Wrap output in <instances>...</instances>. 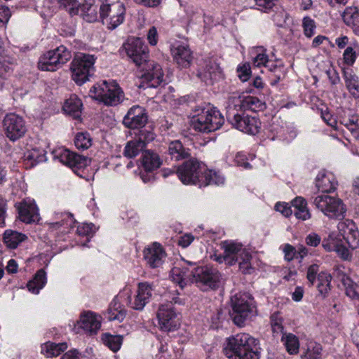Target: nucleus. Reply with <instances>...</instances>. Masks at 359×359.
Instances as JSON below:
<instances>
[{
	"label": "nucleus",
	"mask_w": 359,
	"mask_h": 359,
	"mask_svg": "<svg viewBox=\"0 0 359 359\" xmlns=\"http://www.w3.org/2000/svg\"><path fill=\"white\" fill-rule=\"evenodd\" d=\"M292 206L295 217L303 221L311 218V213L307 208L306 201L301 197L297 196L292 201Z\"/></svg>",
	"instance_id": "31"
},
{
	"label": "nucleus",
	"mask_w": 359,
	"mask_h": 359,
	"mask_svg": "<svg viewBox=\"0 0 359 359\" xmlns=\"http://www.w3.org/2000/svg\"><path fill=\"white\" fill-rule=\"evenodd\" d=\"M103 344L113 352L118 351L123 342V337L121 335H112L109 333H104L102 336Z\"/></svg>",
	"instance_id": "40"
},
{
	"label": "nucleus",
	"mask_w": 359,
	"mask_h": 359,
	"mask_svg": "<svg viewBox=\"0 0 359 359\" xmlns=\"http://www.w3.org/2000/svg\"><path fill=\"white\" fill-rule=\"evenodd\" d=\"M67 348V343L55 344L48 341L41 346V353L46 357H56Z\"/></svg>",
	"instance_id": "37"
},
{
	"label": "nucleus",
	"mask_w": 359,
	"mask_h": 359,
	"mask_svg": "<svg viewBox=\"0 0 359 359\" xmlns=\"http://www.w3.org/2000/svg\"><path fill=\"white\" fill-rule=\"evenodd\" d=\"M123 48L128 57L137 66L148 61L149 49L144 42L140 38H130L123 44Z\"/></svg>",
	"instance_id": "14"
},
{
	"label": "nucleus",
	"mask_w": 359,
	"mask_h": 359,
	"mask_svg": "<svg viewBox=\"0 0 359 359\" xmlns=\"http://www.w3.org/2000/svg\"><path fill=\"white\" fill-rule=\"evenodd\" d=\"M153 292L152 284L148 282L140 283L132 307L135 310H142L146 304L150 302Z\"/></svg>",
	"instance_id": "24"
},
{
	"label": "nucleus",
	"mask_w": 359,
	"mask_h": 359,
	"mask_svg": "<svg viewBox=\"0 0 359 359\" xmlns=\"http://www.w3.org/2000/svg\"><path fill=\"white\" fill-rule=\"evenodd\" d=\"M205 168L197 159L190 158L177 170V175L184 184H198L202 182Z\"/></svg>",
	"instance_id": "9"
},
{
	"label": "nucleus",
	"mask_w": 359,
	"mask_h": 359,
	"mask_svg": "<svg viewBox=\"0 0 359 359\" xmlns=\"http://www.w3.org/2000/svg\"><path fill=\"white\" fill-rule=\"evenodd\" d=\"M196 76L207 85H212L222 78V72L217 64L209 61L204 67L198 70Z\"/></svg>",
	"instance_id": "22"
},
{
	"label": "nucleus",
	"mask_w": 359,
	"mask_h": 359,
	"mask_svg": "<svg viewBox=\"0 0 359 359\" xmlns=\"http://www.w3.org/2000/svg\"><path fill=\"white\" fill-rule=\"evenodd\" d=\"M171 280L177 283L181 289L194 282V269L190 270L187 266L183 265L175 266L170 271Z\"/></svg>",
	"instance_id": "21"
},
{
	"label": "nucleus",
	"mask_w": 359,
	"mask_h": 359,
	"mask_svg": "<svg viewBox=\"0 0 359 359\" xmlns=\"http://www.w3.org/2000/svg\"><path fill=\"white\" fill-rule=\"evenodd\" d=\"M172 55L175 62L181 68H187L190 66L193 55L189 46L180 44L172 48Z\"/></svg>",
	"instance_id": "25"
},
{
	"label": "nucleus",
	"mask_w": 359,
	"mask_h": 359,
	"mask_svg": "<svg viewBox=\"0 0 359 359\" xmlns=\"http://www.w3.org/2000/svg\"><path fill=\"white\" fill-rule=\"evenodd\" d=\"M142 82L149 88H156L163 81V72L161 65L153 60H148L142 65Z\"/></svg>",
	"instance_id": "17"
},
{
	"label": "nucleus",
	"mask_w": 359,
	"mask_h": 359,
	"mask_svg": "<svg viewBox=\"0 0 359 359\" xmlns=\"http://www.w3.org/2000/svg\"><path fill=\"white\" fill-rule=\"evenodd\" d=\"M251 259L252 255L248 251L236 262L238 264L239 270L243 274H251L254 272L255 268L252 266Z\"/></svg>",
	"instance_id": "44"
},
{
	"label": "nucleus",
	"mask_w": 359,
	"mask_h": 359,
	"mask_svg": "<svg viewBox=\"0 0 359 359\" xmlns=\"http://www.w3.org/2000/svg\"><path fill=\"white\" fill-rule=\"evenodd\" d=\"M313 204L330 219L344 218L346 212L345 205L340 198L325 194L313 197Z\"/></svg>",
	"instance_id": "6"
},
{
	"label": "nucleus",
	"mask_w": 359,
	"mask_h": 359,
	"mask_svg": "<svg viewBox=\"0 0 359 359\" xmlns=\"http://www.w3.org/2000/svg\"><path fill=\"white\" fill-rule=\"evenodd\" d=\"M344 243L346 244L348 248L355 249L359 246V232L357 229H354L353 232L346 235L341 238Z\"/></svg>",
	"instance_id": "50"
},
{
	"label": "nucleus",
	"mask_w": 359,
	"mask_h": 359,
	"mask_svg": "<svg viewBox=\"0 0 359 359\" xmlns=\"http://www.w3.org/2000/svg\"><path fill=\"white\" fill-rule=\"evenodd\" d=\"M19 218L23 222L30 224L39 220V210L33 200L27 199L17 205Z\"/></svg>",
	"instance_id": "20"
},
{
	"label": "nucleus",
	"mask_w": 359,
	"mask_h": 359,
	"mask_svg": "<svg viewBox=\"0 0 359 359\" xmlns=\"http://www.w3.org/2000/svg\"><path fill=\"white\" fill-rule=\"evenodd\" d=\"M238 76L243 81H248L251 74V70L249 64H244L239 66L237 69Z\"/></svg>",
	"instance_id": "58"
},
{
	"label": "nucleus",
	"mask_w": 359,
	"mask_h": 359,
	"mask_svg": "<svg viewBox=\"0 0 359 359\" xmlns=\"http://www.w3.org/2000/svg\"><path fill=\"white\" fill-rule=\"evenodd\" d=\"M243 98H242L240 95L238 94H233L232 95H230L228 99V107L229 110L227 111V116L229 115V112H235L234 111L236 110L237 107H239L240 109H243Z\"/></svg>",
	"instance_id": "52"
},
{
	"label": "nucleus",
	"mask_w": 359,
	"mask_h": 359,
	"mask_svg": "<svg viewBox=\"0 0 359 359\" xmlns=\"http://www.w3.org/2000/svg\"><path fill=\"white\" fill-rule=\"evenodd\" d=\"M3 128L6 137L13 142L23 137L27 131L24 119L15 114H9L4 117Z\"/></svg>",
	"instance_id": "16"
},
{
	"label": "nucleus",
	"mask_w": 359,
	"mask_h": 359,
	"mask_svg": "<svg viewBox=\"0 0 359 359\" xmlns=\"http://www.w3.org/2000/svg\"><path fill=\"white\" fill-rule=\"evenodd\" d=\"M355 58L356 55L353 48L350 46L347 47L344 53V62L348 65H352L355 62Z\"/></svg>",
	"instance_id": "64"
},
{
	"label": "nucleus",
	"mask_w": 359,
	"mask_h": 359,
	"mask_svg": "<svg viewBox=\"0 0 359 359\" xmlns=\"http://www.w3.org/2000/svg\"><path fill=\"white\" fill-rule=\"evenodd\" d=\"M344 78L347 89L355 98H359L358 77L353 73L351 69L344 70Z\"/></svg>",
	"instance_id": "35"
},
{
	"label": "nucleus",
	"mask_w": 359,
	"mask_h": 359,
	"mask_svg": "<svg viewBox=\"0 0 359 359\" xmlns=\"http://www.w3.org/2000/svg\"><path fill=\"white\" fill-rule=\"evenodd\" d=\"M84 20L88 22H93L97 19V6L89 4L83 3L79 4L78 7V13Z\"/></svg>",
	"instance_id": "36"
},
{
	"label": "nucleus",
	"mask_w": 359,
	"mask_h": 359,
	"mask_svg": "<svg viewBox=\"0 0 359 359\" xmlns=\"http://www.w3.org/2000/svg\"><path fill=\"white\" fill-rule=\"evenodd\" d=\"M90 96L107 106H116L124 98L123 92L115 81H102L90 90Z\"/></svg>",
	"instance_id": "3"
},
{
	"label": "nucleus",
	"mask_w": 359,
	"mask_h": 359,
	"mask_svg": "<svg viewBox=\"0 0 359 359\" xmlns=\"http://www.w3.org/2000/svg\"><path fill=\"white\" fill-rule=\"evenodd\" d=\"M53 158L72 168L75 172L76 170L83 169L90 163V158L87 156L72 152L62 147L53 151Z\"/></svg>",
	"instance_id": "15"
},
{
	"label": "nucleus",
	"mask_w": 359,
	"mask_h": 359,
	"mask_svg": "<svg viewBox=\"0 0 359 359\" xmlns=\"http://www.w3.org/2000/svg\"><path fill=\"white\" fill-rule=\"evenodd\" d=\"M281 340L290 354H296L299 351V343L298 338L292 333L283 334Z\"/></svg>",
	"instance_id": "41"
},
{
	"label": "nucleus",
	"mask_w": 359,
	"mask_h": 359,
	"mask_svg": "<svg viewBox=\"0 0 359 359\" xmlns=\"http://www.w3.org/2000/svg\"><path fill=\"white\" fill-rule=\"evenodd\" d=\"M11 16V12L8 7L0 6V27L6 25Z\"/></svg>",
	"instance_id": "61"
},
{
	"label": "nucleus",
	"mask_w": 359,
	"mask_h": 359,
	"mask_svg": "<svg viewBox=\"0 0 359 359\" xmlns=\"http://www.w3.org/2000/svg\"><path fill=\"white\" fill-rule=\"evenodd\" d=\"M256 53L257 55L253 59V65L257 67L266 65L269 63V58L268 55L264 53L263 48L257 47Z\"/></svg>",
	"instance_id": "53"
},
{
	"label": "nucleus",
	"mask_w": 359,
	"mask_h": 359,
	"mask_svg": "<svg viewBox=\"0 0 359 359\" xmlns=\"http://www.w3.org/2000/svg\"><path fill=\"white\" fill-rule=\"evenodd\" d=\"M224 250L222 259L229 265H233L248 250L243 247L241 243L233 241H224L222 244Z\"/></svg>",
	"instance_id": "19"
},
{
	"label": "nucleus",
	"mask_w": 359,
	"mask_h": 359,
	"mask_svg": "<svg viewBox=\"0 0 359 359\" xmlns=\"http://www.w3.org/2000/svg\"><path fill=\"white\" fill-rule=\"evenodd\" d=\"M335 246L334 251L337 255L344 260H347L351 257V255L348 249L346 247V244L344 243L341 238H338L337 241L334 242Z\"/></svg>",
	"instance_id": "51"
},
{
	"label": "nucleus",
	"mask_w": 359,
	"mask_h": 359,
	"mask_svg": "<svg viewBox=\"0 0 359 359\" xmlns=\"http://www.w3.org/2000/svg\"><path fill=\"white\" fill-rule=\"evenodd\" d=\"M46 283V272L43 269L39 270L33 280L27 283L28 290L34 294H38Z\"/></svg>",
	"instance_id": "38"
},
{
	"label": "nucleus",
	"mask_w": 359,
	"mask_h": 359,
	"mask_svg": "<svg viewBox=\"0 0 359 359\" xmlns=\"http://www.w3.org/2000/svg\"><path fill=\"white\" fill-rule=\"evenodd\" d=\"M144 257L151 268H157L162 265L165 252L158 243H154L144 250Z\"/></svg>",
	"instance_id": "23"
},
{
	"label": "nucleus",
	"mask_w": 359,
	"mask_h": 359,
	"mask_svg": "<svg viewBox=\"0 0 359 359\" xmlns=\"http://www.w3.org/2000/svg\"><path fill=\"white\" fill-rule=\"evenodd\" d=\"M194 240V236L191 233H185L180 236L177 241L178 245L182 248H187Z\"/></svg>",
	"instance_id": "62"
},
{
	"label": "nucleus",
	"mask_w": 359,
	"mask_h": 359,
	"mask_svg": "<svg viewBox=\"0 0 359 359\" xmlns=\"http://www.w3.org/2000/svg\"><path fill=\"white\" fill-rule=\"evenodd\" d=\"M160 156L152 150H144L142 155V165L147 172H153L162 164Z\"/></svg>",
	"instance_id": "28"
},
{
	"label": "nucleus",
	"mask_w": 359,
	"mask_h": 359,
	"mask_svg": "<svg viewBox=\"0 0 359 359\" xmlns=\"http://www.w3.org/2000/svg\"><path fill=\"white\" fill-rule=\"evenodd\" d=\"M154 138L155 134L152 128L139 130L135 137L126 144L124 156L129 158L137 156L141 151H144L147 144L152 142Z\"/></svg>",
	"instance_id": "12"
},
{
	"label": "nucleus",
	"mask_w": 359,
	"mask_h": 359,
	"mask_svg": "<svg viewBox=\"0 0 359 359\" xmlns=\"http://www.w3.org/2000/svg\"><path fill=\"white\" fill-rule=\"evenodd\" d=\"M357 227L355 223L351 219H346L339 222L337 229L339 233H337L338 238H343L346 235L353 232Z\"/></svg>",
	"instance_id": "47"
},
{
	"label": "nucleus",
	"mask_w": 359,
	"mask_h": 359,
	"mask_svg": "<svg viewBox=\"0 0 359 359\" xmlns=\"http://www.w3.org/2000/svg\"><path fill=\"white\" fill-rule=\"evenodd\" d=\"M344 22L359 35V13L356 7L347 8L342 14Z\"/></svg>",
	"instance_id": "32"
},
{
	"label": "nucleus",
	"mask_w": 359,
	"mask_h": 359,
	"mask_svg": "<svg viewBox=\"0 0 359 359\" xmlns=\"http://www.w3.org/2000/svg\"><path fill=\"white\" fill-rule=\"evenodd\" d=\"M168 154L172 160L179 161L191 156L190 150L183 146L179 140L171 142L168 148Z\"/></svg>",
	"instance_id": "30"
},
{
	"label": "nucleus",
	"mask_w": 359,
	"mask_h": 359,
	"mask_svg": "<svg viewBox=\"0 0 359 359\" xmlns=\"http://www.w3.org/2000/svg\"><path fill=\"white\" fill-rule=\"evenodd\" d=\"M322 354V346L315 341H310L307 344V348L303 359H320Z\"/></svg>",
	"instance_id": "43"
},
{
	"label": "nucleus",
	"mask_w": 359,
	"mask_h": 359,
	"mask_svg": "<svg viewBox=\"0 0 359 359\" xmlns=\"http://www.w3.org/2000/svg\"><path fill=\"white\" fill-rule=\"evenodd\" d=\"M316 186L318 191L325 194L336 189L337 182L332 173L320 172L316 177Z\"/></svg>",
	"instance_id": "27"
},
{
	"label": "nucleus",
	"mask_w": 359,
	"mask_h": 359,
	"mask_svg": "<svg viewBox=\"0 0 359 359\" xmlns=\"http://www.w3.org/2000/svg\"><path fill=\"white\" fill-rule=\"evenodd\" d=\"M224 178L219 173L211 170H207L205 168L204 176H202V182L200 184V187L207 186L209 184L220 185L224 184Z\"/></svg>",
	"instance_id": "39"
},
{
	"label": "nucleus",
	"mask_w": 359,
	"mask_h": 359,
	"mask_svg": "<svg viewBox=\"0 0 359 359\" xmlns=\"http://www.w3.org/2000/svg\"><path fill=\"white\" fill-rule=\"evenodd\" d=\"M72 57L70 51L64 46L49 50L39 59L38 67L42 71L54 72L67 62Z\"/></svg>",
	"instance_id": "8"
},
{
	"label": "nucleus",
	"mask_w": 359,
	"mask_h": 359,
	"mask_svg": "<svg viewBox=\"0 0 359 359\" xmlns=\"http://www.w3.org/2000/svg\"><path fill=\"white\" fill-rule=\"evenodd\" d=\"M232 317L233 323L239 326L244 325L245 320L254 312V302L251 295L248 293H236L231 298Z\"/></svg>",
	"instance_id": "5"
},
{
	"label": "nucleus",
	"mask_w": 359,
	"mask_h": 359,
	"mask_svg": "<svg viewBox=\"0 0 359 359\" xmlns=\"http://www.w3.org/2000/svg\"><path fill=\"white\" fill-rule=\"evenodd\" d=\"M228 121L233 128L250 135L257 134L261 128V122L254 116L244 112H229Z\"/></svg>",
	"instance_id": "11"
},
{
	"label": "nucleus",
	"mask_w": 359,
	"mask_h": 359,
	"mask_svg": "<svg viewBox=\"0 0 359 359\" xmlns=\"http://www.w3.org/2000/svg\"><path fill=\"white\" fill-rule=\"evenodd\" d=\"M254 3L255 8L262 12L268 13L272 11L278 0H249Z\"/></svg>",
	"instance_id": "49"
},
{
	"label": "nucleus",
	"mask_w": 359,
	"mask_h": 359,
	"mask_svg": "<svg viewBox=\"0 0 359 359\" xmlns=\"http://www.w3.org/2000/svg\"><path fill=\"white\" fill-rule=\"evenodd\" d=\"M221 273L213 267L203 266L194 268V282L203 290H215L219 285Z\"/></svg>",
	"instance_id": "13"
},
{
	"label": "nucleus",
	"mask_w": 359,
	"mask_h": 359,
	"mask_svg": "<svg viewBox=\"0 0 359 359\" xmlns=\"http://www.w3.org/2000/svg\"><path fill=\"white\" fill-rule=\"evenodd\" d=\"M156 317L159 328L163 332L175 331L180 325V313L175 311L172 303L160 304Z\"/></svg>",
	"instance_id": "10"
},
{
	"label": "nucleus",
	"mask_w": 359,
	"mask_h": 359,
	"mask_svg": "<svg viewBox=\"0 0 359 359\" xmlns=\"http://www.w3.org/2000/svg\"><path fill=\"white\" fill-rule=\"evenodd\" d=\"M191 120V126L196 131L211 133L221 128L224 122L220 111L210 105L198 107Z\"/></svg>",
	"instance_id": "1"
},
{
	"label": "nucleus",
	"mask_w": 359,
	"mask_h": 359,
	"mask_svg": "<svg viewBox=\"0 0 359 359\" xmlns=\"http://www.w3.org/2000/svg\"><path fill=\"white\" fill-rule=\"evenodd\" d=\"M257 340L246 333H240L229 339L225 348L226 357L231 359H259L257 352L253 348Z\"/></svg>",
	"instance_id": "2"
},
{
	"label": "nucleus",
	"mask_w": 359,
	"mask_h": 359,
	"mask_svg": "<svg viewBox=\"0 0 359 359\" xmlns=\"http://www.w3.org/2000/svg\"><path fill=\"white\" fill-rule=\"evenodd\" d=\"M243 107L244 109L255 111L262 109L264 103L256 97L248 96L243 97Z\"/></svg>",
	"instance_id": "46"
},
{
	"label": "nucleus",
	"mask_w": 359,
	"mask_h": 359,
	"mask_svg": "<svg viewBox=\"0 0 359 359\" xmlns=\"http://www.w3.org/2000/svg\"><path fill=\"white\" fill-rule=\"evenodd\" d=\"M126 12L121 0H104L100 7V17L110 29H116L123 22Z\"/></svg>",
	"instance_id": "4"
},
{
	"label": "nucleus",
	"mask_w": 359,
	"mask_h": 359,
	"mask_svg": "<svg viewBox=\"0 0 359 359\" xmlns=\"http://www.w3.org/2000/svg\"><path fill=\"white\" fill-rule=\"evenodd\" d=\"M95 58L94 55L79 53L71 63L73 80L79 86L88 81L93 74Z\"/></svg>",
	"instance_id": "7"
},
{
	"label": "nucleus",
	"mask_w": 359,
	"mask_h": 359,
	"mask_svg": "<svg viewBox=\"0 0 359 359\" xmlns=\"http://www.w3.org/2000/svg\"><path fill=\"white\" fill-rule=\"evenodd\" d=\"M321 117L328 126L336 130H337V120L330 114L329 111H327V109L325 111H321Z\"/></svg>",
	"instance_id": "63"
},
{
	"label": "nucleus",
	"mask_w": 359,
	"mask_h": 359,
	"mask_svg": "<svg viewBox=\"0 0 359 359\" xmlns=\"http://www.w3.org/2000/svg\"><path fill=\"white\" fill-rule=\"evenodd\" d=\"M27 158L36 163L46 160L45 151L43 149H33Z\"/></svg>",
	"instance_id": "59"
},
{
	"label": "nucleus",
	"mask_w": 359,
	"mask_h": 359,
	"mask_svg": "<svg viewBox=\"0 0 359 359\" xmlns=\"http://www.w3.org/2000/svg\"><path fill=\"white\" fill-rule=\"evenodd\" d=\"M13 63L6 58L0 60V76L5 78L13 69Z\"/></svg>",
	"instance_id": "57"
},
{
	"label": "nucleus",
	"mask_w": 359,
	"mask_h": 359,
	"mask_svg": "<svg viewBox=\"0 0 359 359\" xmlns=\"http://www.w3.org/2000/svg\"><path fill=\"white\" fill-rule=\"evenodd\" d=\"M60 7L66 8L71 15L78 13L80 3L77 0H57Z\"/></svg>",
	"instance_id": "54"
},
{
	"label": "nucleus",
	"mask_w": 359,
	"mask_h": 359,
	"mask_svg": "<svg viewBox=\"0 0 359 359\" xmlns=\"http://www.w3.org/2000/svg\"><path fill=\"white\" fill-rule=\"evenodd\" d=\"M264 67H267L270 72L274 73V79L271 81L272 84L277 83L284 77L283 67L282 65H278L274 62L269 60V63Z\"/></svg>",
	"instance_id": "48"
},
{
	"label": "nucleus",
	"mask_w": 359,
	"mask_h": 359,
	"mask_svg": "<svg viewBox=\"0 0 359 359\" xmlns=\"http://www.w3.org/2000/svg\"><path fill=\"white\" fill-rule=\"evenodd\" d=\"M271 325L272 331L274 334H284L282 320L277 313H274L271 317Z\"/></svg>",
	"instance_id": "56"
},
{
	"label": "nucleus",
	"mask_w": 359,
	"mask_h": 359,
	"mask_svg": "<svg viewBox=\"0 0 359 359\" xmlns=\"http://www.w3.org/2000/svg\"><path fill=\"white\" fill-rule=\"evenodd\" d=\"M148 116L146 109L138 105L129 109L123 119V125L131 129L151 128L150 126L144 127L147 123Z\"/></svg>",
	"instance_id": "18"
},
{
	"label": "nucleus",
	"mask_w": 359,
	"mask_h": 359,
	"mask_svg": "<svg viewBox=\"0 0 359 359\" xmlns=\"http://www.w3.org/2000/svg\"><path fill=\"white\" fill-rule=\"evenodd\" d=\"M331 276L325 272H321L318 275V290L319 293L325 297L330 290Z\"/></svg>",
	"instance_id": "42"
},
{
	"label": "nucleus",
	"mask_w": 359,
	"mask_h": 359,
	"mask_svg": "<svg viewBox=\"0 0 359 359\" xmlns=\"http://www.w3.org/2000/svg\"><path fill=\"white\" fill-rule=\"evenodd\" d=\"M4 242L11 249H15L27 238L26 235L11 229H7L4 233Z\"/></svg>",
	"instance_id": "33"
},
{
	"label": "nucleus",
	"mask_w": 359,
	"mask_h": 359,
	"mask_svg": "<svg viewBox=\"0 0 359 359\" xmlns=\"http://www.w3.org/2000/svg\"><path fill=\"white\" fill-rule=\"evenodd\" d=\"M81 100L76 95H72L65 101L63 105V110L67 114L73 116L74 118H77L81 115Z\"/></svg>",
	"instance_id": "34"
},
{
	"label": "nucleus",
	"mask_w": 359,
	"mask_h": 359,
	"mask_svg": "<svg viewBox=\"0 0 359 359\" xmlns=\"http://www.w3.org/2000/svg\"><path fill=\"white\" fill-rule=\"evenodd\" d=\"M334 276L340 280L345 287L346 294L351 299H359V294L357 292V285L339 267H337Z\"/></svg>",
	"instance_id": "29"
},
{
	"label": "nucleus",
	"mask_w": 359,
	"mask_h": 359,
	"mask_svg": "<svg viewBox=\"0 0 359 359\" xmlns=\"http://www.w3.org/2000/svg\"><path fill=\"white\" fill-rule=\"evenodd\" d=\"M93 224L83 223L78 226L76 232L81 236H90L93 233Z\"/></svg>",
	"instance_id": "60"
},
{
	"label": "nucleus",
	"mask_w": 359,
	"mask_h": 359,
	"mask_svg": "<svg viewBox=\"0 0 359 359\" xmlns=\"http://www.w3.org/2000/svg\"><path fill=\"white\" fill-rule=\"evenodd\" d=\"M74 144L77 149L85 150L92 145V138L88 132L78 133L74 138Z\"/></svg>",
	"instance_id": "45"
},
{
	"label": "nucleus",
	"mask_w": 359,
	"mask_h": 359,
	"mask_svg": "<svg viewBox=\"0 0 359 359\" xmlns=\"http://www.w3.org/2000/svg\"><path fill=\"white\" fill-rule=\"evenodd\" d=\"M302 26L306 36L310 38L314 34L316 24L313 19L310 17H304L303 19Z\"/></svg>",
	"instance_id": "55"
},
{
	"label": "nucleus",
	"mask_w": 359,
	"mask_h": 359,
	"mask_svg": "<svg viewBox=\"0 0 359 359\" xmlns=\"http://www.w3.org/2000/svg\"><path fill=\"white\" fill-rule=\"evenodd\" d=\"M100 316L91 311H88L81 316L78 322L80 327L90 334H96L101 327Z\"/></svg>",
	"instance_id": "26"
}]
</instances>
